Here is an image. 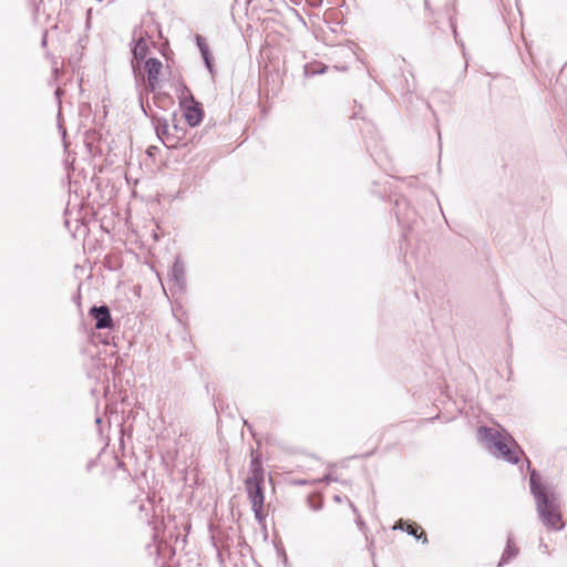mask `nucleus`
I'll use <instances>...</instances> for the list:
<instances>
[{
	"instance_id": "f257e3e1",
	"label": "nucleus",
	"mask_w": 567,
	"mask_h": 567,
	"mask_svg": "<svg viewBox=\"0 0 567 567\" xmlns=\"http://www.w3.org/2000/svg\"><path fill=\"white\" fill-rule=\"evenodd\" d=\"M530 492L536 501V508L542 522L551 529L559 530L564 528L565 523L556 496L549 493L542 481V476L535 471H530Z\"/></svg>"
},
{
	"instance_id": "f03ea898",
	"label": "nucleus",
	"mask_w": 567,
	"mask_h": 567,
	"mask_svg": "<svg viewBox=\"0 0 567 567\" xmlns=\"http://www.w3.org/2000/svg\"><path fill=\"white\" fill-rule=\"evenodd\" d=\"M478 439L486 444V447L497 457H507V461H519V455L516 452L518 449L509 446L513 443L499 432L488 427H480L477 431Z\"/></svg>"
},
{
	"instance_id": "7ed1b4c3",
	"label": "nucleus",
	"mask_w": 567,
	"mask_h": 567,
	"mask_svg": "<svg viewBox=\"0 0 567 567\" xmlns=\"http://www.w3.org/2000/svg\"><path fill=\"white\" fill-rule=\"evenodd\" d=\"M179 100L186 122L193 127L197 126L203 120V110L199 103L194 100L187 87L183 89Z\"/></svg>"
},
{
	"instance_id": "20e7f679",
	"label": "nucleus",
	"mask_w": 567,
	"mask_h": 567,
	"mask_svg": "<svg viewBox=\"0 0 567 567\" xmlns=\"http://www.w3.org/2000/svg\"><path fill=\"white\" fill-rule=\"evenodd\" d=\"M162 68L163 64L158 59L151 58L145 62V69L147 72V85L151 91L156 89Z\"/></svg>"
},
{
	"instance_id": "39448f33",
	"label": "nucleus",
	"mask_w": 567,
	"mask_h": 567,
	"mask_svg": "<svg viewBox=\"0 0 567 567\" xmlns=\"http://www.w3.org/2000/svg\"><path fill=\"white\" fill-rule=\"evenodd\" d=\"M90 313L95 320L96 329H106L112 326L111 313L106 306L93 307Z\"/></svg>"
},
{
	"instance_id": "423d86ee",
	"label": "nucleus",
	"mask_w": 567,
	"mask_h": 567,
	"mask_svg": "<svg viewBox=\"0 0 567 567\" xmlns=\"http://www.w3.org/2000/svg\"><path fill=\"white\" fill-rule=\"evenodd\" d=\"M246 488H247L248 496L251 502L252 511L258 516L261 513L262 506H264V492H262L264 486H259V485L246 486Z\"/></svg>"
},
{
	"instance_id": "0eeeda50",
	"label": "nucleus",
	"mask_w": 567,
	"mask_h": 567,
	"mask_svg": "<svg viewBox=\"0 0 567 567\" xmlns=\"http://www.w3.org/2000/svg\"><path fill=\"white\" fill-rule=\"evenodd\" d=\"M266 473L261 463H251L250 472L246 478V486H264Z\"/></svg>"
},
{
	"instance_id": "6e6552de",
	"label": "nucleus",
	"mask_w": 567,
	"mask_h": 567,
	"mask_svg": "<svg viewBox=\"0 0 567 567\" xmlns=\"http://www.w3.org/2000/svg\"><path fill=\"white\" fill-rule=\"evenodd\" d=\"M396 527L405 530L410 535L415 536L417 539L423 538L424 543L427 542L424 530L422 529V527L420 525H417L414 522H409V520L404 522V520L400 519L398 525L394 526V528H396Z\"/></svg>"
},
{
	"instance_id": "1a4fd4ad",
	"label": "nucleus",
	"mask_w": 567,
	"mask_h": 567,
	"mask_svg": "<svg viewBox=\"0 0 567 567\" xmlns=\"http://www.w3.org/2000/svg\"><path fill=\"white\" fill-rule=\"evenodd\" d=\"M147 49V42L143 38H140L133 48L134 59L136 61L143 60L146 56Z\"/></svg>"
},
{
	"instance_id": "9d476101",
	"label": "nucleus",
	"mask_w": 567,
	"mask_h": 567,
	"mask_svg": "<svg viewBox=\"0 0 567 567\" xmlns=\"http://www.w3.org/2000/svg\"><path fill=\"white\" fill-rule=\"evenodd\" d=\"M197 45L202 54H207L208 47L206 44L205 39L202 35H197L196 38Z\"/></svg>"
},
{
	"instance_id": "9b49d317",
	"label": "nucleus",
	"mask_w": 567,
	"mask_h": 567,
	"mask_svg": "<svg viewBox=\"0 0 567 567\" xmlns=\"http://www.w3.org/2000/svg\"><path fill=\"white\" fill-rule=\"evenodd\" d=\"M204 61H205V64L207 66V69L213 72V65H212V60H210V53H209V50H207V54H202Z\"/></svg>"
},
{
	"instance_id": "f8f14e48",
	"label": "nucleus",
	"mask_w": 567,
	"mask_h": 567,
	"mask_svg": "<svg viewBox=\"0 0 567 567\" xmlns=\"http://www.w3.org/2000/svg\"><path fill=\"white\" fill-rule=\"evenodd\" d=\"M166 131H167V125H166V124H164V125H159V124H158V125L156 126V133H157V136H158V137H162V135H163V134H165V133H166Z\"/></svg>"
},
{
	"instance_id": "ddd939ff",
	"label": "nucleus",
	"mask_w": 567,
	"mask_h": 567,
	"mask_svg": "<svg viewBox=\"0 0 567 567\" xmlns=\"http://www.w3.org/2000/svg\"><path fill=\"white\" fill-rule=\"evenodd\" d=\"M173 271H174V276L177 278V275L179 272H182V269L179 268V266L177 264H175L174 268H173Z\"/></svg>"
}]
</instances>
